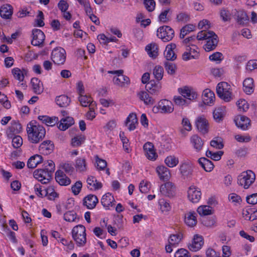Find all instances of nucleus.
I'll list each match as a JSON object with an SVG mask.
<instances>
[{
    "instance_id": "1",
    "label": "nucleus",
    "mask_w": 257,
    "mask_h": 257,
    "mask_svg": "<svg viewBox=\"0 0 257 257\" xmlns=\"http://www.w3.org/2000/svg\"><path fill=\"white\" fill-rule=\"evenodd\" d=\"M28 140L32 143L37 144L42 141L46 135L45 128L37 123L30 122L27 126Z\"/></svg>"
},
{
    "instance_id": "2",
    "label": "nucleus",
    "mask_w": 257,
    "mask_h": 257,
    "mask_svg": "<svg viewBox=\"0 0 257 257\" xmlns=\"http://www.w3.org/2000/svg\"><path fill=\"white\" fill-rule=\"evenodd\" d=\"M72 236L78 247L84 246L87 242L86 229L84 226L79 224L74 226L71 231Z\"/></svg>"
},
{
    "instance_id": "3",
    "label": "nucleus",
    "mask_w": 257,
    "mask_h": 257,
    "mask_svg": "<svg viewBox=\"0 0 257 257\" xmlns=\"http://www.w3.org/2000/svg\"><path fill=\"white\" fill-rule=\"evenodd\" d=\"M255 174L250 170L243 172L238 176V184L244 189H248L254 182Z\"/></svg>"
},
{
    "instance_id": "4",
    "label": "nucleus",
    "mask_w": 257,
    "mask_h": 257,
    "mask_svg": "<svg viewBox=\"0 0 257 257\" xmlns=\"http://www.w3.org/2000/svg\"><path fill=\"white\" fill-rule=\"evenodd\" d=\"M230 86L226 82H221L216 86L217 95L226 102H229L232 99Z\"/></svg>"
},
{
    "instance_id": "5",
    "label": "nucleus",
    "mask_w": 257,
    "mask_h": 257,
    "mask_svg": "<svg viewBox=\"0 0 257 257\" xmlns=\"http://www.w3.org/2000/svg\"><path fill=\"white\" fill-rule=\"evenodd\" d=\"M157 35L163 42H169L174 37V31L168 26L159 27L157 32Z\"/></svg>"
},
{
    "instance_id": "6",
    "label": "nucleus",
    "mask_w": 257,
    "mask_h": 257,
    "mask_svg": "<svg viewBox=\"0 0 257 257\" xmlns=\"http://www.w3.org/2000/svg\"><path fill=\"white\" fill-rule=\"evenodd\" d=\"M51 59L57 65H62L66 60V51L61 47H57L51 53Z\"/></svg>"
},
{
    "instance_id": "7",
    "label": "nucleus",
    "mask_w": 257,
    "mask_h": 257,
    "mask_svg": "<svg viewBox=\"0 0 257 257\" xmlns=\"http://www.w3.org/2000/svg\"><path fill=\"white\" fill-rule=\"evenodd\" d=\"M108 73L116 75L113 78V82L116 85L122 87L124 86L125 84H128L130 82L129 78L123 75V71L122 70L108 71Z\"/></svg>"
},
{
    "instance_id": "8",
    "label": "nucleus",
    "mask_w": 257,
    "mask_h": 257,
    "mask_svg": "<svg viewBox=\"0 0 257 257\" xmlns=\"http://www.w3.org/2000/svg\"><path fill=\"white\" fill-rule=\"evenodd\" d=\"M199 56L198 48L195 45L186 46V51L182 54V59L187 61L191 59H196Z\"/></svg>"
},
{
    "instance_id": "9",
    "label": "nucleus",
    "mask_w": 257,
    "mask_h": 257,
    "mask_svg": "<svg viewBox=\"0 0 257 257\" xmlns=\"http://www.w3.org/2000/svg\"><path fill=\"white\" fill-rule=\"evenodd\" d=\"M231 15L236 20L238 24L244 26L247 23L249 18L246 13L242 10L233 9Z\"/></svg>"
},
{
    "instance_id": "10",
    "label": "nucleus",
    "mask_w": 257,
    "mask_h": 257,
    "mask_svg": "<svg viewBox=\"0 0 257 257\" xmlns=\"http://www.w3.org/2000/svg\"><path fill=\"white\" fill-rule=\"evenodd\" d=\"M34 177L42 184L48 183L52 177L48 171L44 168L36 170L34 172Z\"/></svg>"
},
{
    "instance_id": "11",
    "label": "nucleus",
    "mask_w": 257,
    "mask_h": 257,
    "mask_svg": "<svg viewBox=\"0 0 257 257\" xmlns=\"http://www.w3.org/2000/svg\"><path fill=\"white\" fill-rule=\"evenodd\" d=\"M195 125L198 131L202 134H206L208 132L209 124L208 120L202 115L196 118Z\"/></svg>"
},
{
    "instance_id": "12",
    "label": "nucleus",
    "mask_w": 257,
    "mask_h": 257,
    "mask_svg": "<svg viewBox=\"0 0 257 257\" xmlns=\"http://www.w3.org/2000/svg\"><path fill=\"white\" fill-rule=\"evenodd\" d=\"M33 39L31 44L35 46H40L43 45L45 40L44 33L40 30L34 29L32 31Z\"/></svg>"
},
{
    "instance_id": "13",
    "label": "nucleus",
    "mask_w": 257,
    "mask_h": 257,
    "mask_svg": "<svg viewBox=\"0 0 257 257\" xmlns=\"http://www.w3.org/2000/svg\"><path fill=\"white\" fill-rule=\"evenodd\" d=\"M178 90L179 93L183 96L184 98H186V100L190 101V102L191 101L197 98V93L187 86H185L183 88H179Z\"/></svg>"
},
{
    "instance_id": "14",
    "label": "nucleus",
    "mask_w": 257,
    "mask_h": 257,
    "mask_svg": "<svg viewBox=\"0 0 257 257\" xmlns=\"http://www.w3.org/2000/svg\"><path fill=\"white\" fill-rule=\"evenodd\" d=\"M190 144L196 152H200L203 149L204 141L197 135H193L190 138Z\"/></svg>"
},
{
    "instance_id": "15",
    "label": "nucleus",
    "mask_w": 257,
    "mask_h": 257,
    "mask_svg": "<svg viewBox=\"0 0 257 257\" xmlns=\"http://www.w3.org/2000/svg\"><path fill=\"white\" fill-rule=\"evenodd\" d=\"M200 190L195 186H191L188 190V198L193 203H197L201 198Z\"/></svg>"
},
{
    "instance_id": "16",
    "label": "nucleus",
    "mask_w": 257,
    "mask_h": 257,
    "mask_svg": "<svg viewBox=\"0 0 257 257\" xmlns=\"http://www.w3.org/2000/svg\"><path fill=\"white\" fill-rule=\"evenodd\" d=\"M144 151L145 156L150 160H155L158 157L157 153L154 150L153 144L150 142H147L144 145Z\"/></svg>"
},
{
    "instance_id": "17",
    "label": "nucleus",
    "mask_w": 257,
    "mask_h": 257,
    "mask_svg": "<svg viewBox=\"0 0 257 257\" xmlns=\"http://www.w3.org/2000/svg\"><path fill=\"white\" fill-rule=\"evenodd\" d=\"M161 88V84L159 81L156 82L152 80L148 82L146 85V90L153 95H158Z\"/></svg>"
},
{
    "instance_id": "18",
    "label": "nucleus",
    "mask_w": 257,
    "mask_h": 257,
    "mask_svg": "<svg viewBox=\"0 0 257 257\" xmlns=\"http://www.w3.org/2000/svg\"><path fill=\"white\" fill-rule=\"evenodd\" d=\"M179 170L184 179H191L193 173V168L191 164L186 162L181 164Z\"/></svg>"
},
{
    "instance_id": "19",
    "label": "nucleus",
    "mask_w": 257,
    "mask_h": 257,
    "mask_svg": "<svg viewBox=\"0 0 257 257\" xmlns=\"http://www.w3.org/2000/svg\"><path fill=\"white\" fill-rule=\"evenodd\" d=\"M234 121L236 126L242 130H247L250 125V119L244 115L238 116Z\"/></svg>"
},
{
    "instance_id": "20",
    "label": "nucleus",
    "mask_w": 257,
    "mask_h": 257,
    "mask_svg": "<svg viewBox=\"0 0 257 257\" xmlns=\"http://www.w3.org/2000/svg\"><path fill=\"white\" fill-rule=\"evenodd\" d=\"M176 48V45L174 43L168 44L164 52V56L167 61H174L177 58V55L174 50Z\"/></svg>"
},
{
    "instance_id": "21",
    "label": "nucleus",
    "mask_w": 257,
    "mask_h": 257,
    "mask_svg": "<svg viewBox=\"0 0 257 257\" xmlns=\"http://www.w3.org/2000/svg\"><path fill=\"white\" fill-rule=\"evenodd\" d=\"M158 108L162 113H171L174 109L173 103L167 99L161 100L159 103Z\"/></svg>"
},
{
    "instance_id": "22",
    "label": "nucleus",
    "mask_w": 257,
    "mask_h": 257,
    "mask_svg": "<svg viewBox=\"0 0 257 257\" xmlns=\"http://www.w3.org/2000/svg\"><path fill=\"white\" fill-rule=\"evenodd\" d=\"M175 190L174 185L170 182H166L160 187V192L165 196L171 197L173 196Z\"/></svg>"
},
{
    "instance_id": "23",
    "label": "nucleus",
    "mask_w": 257,
    "mask_h": 257,
    "mask_svg": "<svg viewBox=\"0 0 257 257\" xmlns=\"http://www.w3.org/2000/svg\"><path fill=\"white\" fill-rule=\"evenodd\" d=\"M54 146L51 141H45L42 143L39 146V151L41 154L47 155L53 151Z\"/></svg>"
},
{
    "instance_id": "24",
    "label": "nucleus",
    "mask_w": 257,
    "mask_h": 257,
    "mask_svg": "<svg viewBox=\"0 0 257 257\" xmlns=\"http://www.w3.org/2000/svg\"><path fill=\"white\" fill-rule=\"evenodd\" d=\"M55 179L60 185L67 186L71 183V180L62 170H58L55 173Z\"/></svg>"
},
{
    "instance_id": "25",
    "label": "nucleus",
    "mask_w": 257,
    "mask_h": 257,
    "mask_svg": "<svg viewBox=\"0 0 257 257\" xmlns=\"http://www.w3.org/2000/svg\"><path fill=\"white\" fill-rule=\"evenodd\" d=\"M98 202V199L96 195L89 194L83 199V204L85 205L88 209H93Z\"/></svg>"
},
{
    "instance_id": "26",
    "label": "nucleus",
    "mask_w": 257,
    "mask_h": 257,
    "mask_svg": "<svg viewBox=\"0 0 257 257\" xmlns=\"http://www.w3.org/2000/svg\"><path fill=\"white\" fill-rule=\"evenodd\" d=\"M115 200L111 194L107 193L102 196L101 199V203L106 209H109L110 207L114 205Z\"/></svg>"
},
{
    "instance_id": "27",
    "label": "nucleus",
    "mask_w": 257,
    "mask_h": 257,
    "mask_svg": "<svg viewBox=\"0 0 257 257\" xmlns=\"http://www.w3.org/2000/svg\"><path fill=\"white\" fill-rule=\"evenodd\" d=\"M203 243L202 237L198 235H195L192 243L188 246V248L190 250L195 252L201 248Z\"/></svg>"
},
{
    "instance_id": "28",
    "label": "nucleus",
    "mask_w": 257,
    "mask_h": 257,
    "mask_svg": "<svg viewBox=\"0 0 257 257\" xmlns=\"http://www.w3.org/2000/svg\"><path fill=\"white\" fill-rule=\"evenodd\" d=\"M218 42V37L214 33V35L210 38L207 39L206 44L204 48L206 51L209 52L215 49Z\"/></svg>"
},
{
    "instance_id": "29",
    "label": "nucleus",
    "mask_w": 257,
    "mask_h": 257,
    "mask_svg": "<svg viewBox=\"0 0 257 257\" xmlns=\"http://www.w3.org/2000/svg\"><path fill=\"white\" fill-rule=\"evenodd\" d=\"M125 123L130 131H134L138 124V119L136 113H131L127 117Z\"/></svg>"
},
{
    "instance_id": "30",
    "label": "nucleus",
    "mask_w": 257,
    "mask_h": 257,
    "mask_svg": "<svg viewBox=\"0 0 257 257\" xmlns=\"http://www.w3.org/2000/svg\"><path fill=\"white\" fill-rule=\"evenodd\" d=\"M87 188L91 191H95L102 188V183L97 181L95 177L89 176L87 179Z\"/></svg>"
},
{
    "instance_id": "31",
    "label": "nucleus",
    "mask_w": 257,
    "mask_h": 257,
    "mask_svg": "<svg viewBox=\"0 0 257 257\" xmlns=\"http://www.w3.org/2000/svg\"><path fill=\"white\" fill-rule=\"evenodd\" d=\"M13 13V8L9 4L3 5L0 8V16L5 19H9L11 18Z\"/></svg>"
},
{
    "instance_id": "32",
    "label": "nucleus",
    "mask_w": 257,
    "mask_h": 257,
    "mask_svg": "<svg viewBox=\"0 0 257 257\" xmlns=\"http://www.w3.org/2000/svg\"><path fill=\"white\" fill-rule=\"evenodd\" d=\"M215 99V95L213 91L209 89L203 91L202 101L205 104L210 105L213 103Z\"/></svg>"
},
{
    "instance_id": "33",
    "label": "nucleus",
    "mask_w": 257,
    "mask_h": 257,
    "mask_svg": "<svg viewBox=\"0 0 257 257\" xmlns=\"http://www.w3.org/2000/svg\"><path fill=\"white\" fill-rule=\"evenodd\" d=\"M74 123V119L70 116L63 117L60 120L58 128L61 131H65Z\"/></svg>"
},
{
    "instance_id": "34",
    "label": "nucleus",
    "mask_w": 257,
    "mask_h": 257,
    "mask_svg": "<svg viewBox=\"0 0 257 257\" xmlns=\"http://www.w3.org/2000/svg\"><path fill=\"white\" fill-rule=\"evenodd\" d=\"M156 171L161 180H168L170 176L169 169L164 166H160L156 168Z\"/></svg>"
},
{
    "instance_id": "35",
    "label": "nucleus",
    "mask_w": 257,
    "mask_h": 257,
    "mask_svg": "<svg viewBox=\"0 0 257 257\" xmlns=\"http://www.w3.org/2000/svg\"><path fill=\"white\" fill-rule=\"evenodd\" d=\"M197 214L194 211H190L185 214L184 221L189 226H194L197 223Z\"/></svg>"
},
{
    "instance_id": "36",
    "label": "nucleus",
    "mask_w": 257,
    "mask_h": 257,
    "mask_svg": "<svg viewBox=\"0 0 257 257\" xmlns=\"http://www.w3.org/2000/svg\"><path fill=\"white\" fill-rule=\"evenodd\" d=\"M198 161L200 166L206 172H211L214 167L213 163L210 160L206 158H200Z\"/></svg>"
},
{
    "instance_id": "37",
    "label": "nucleus",
    "mask_w": 257,
    "mask_h": 257,
    "mask_svg": "<svg viewBox=\"0 0 257 257\" xmlns=\"http://www.w3.org/2000/svg\"><path fill=\"white\" fill-rule=\"evenodd\" d=\"M243 87L245 93L251 94L254 91L253 79L251 78H246L243 82Z\"/></svg>"
},
{
    "instance_id": "38",
    "label": "nucleus",
    "mask_w": 257,
    "mask_h": 257,
    "mask_svg": "<svg viewBox=\"0 0 257 257\" xmlns=\"http://www.w3.org/2000/svg\"><path fill=\"white\" fill-rule=\"evenodd\" d=\"M31 83L34 93L37 94H40L42 93L43 91V84L39 79L33 78L31 79Z\"/></svg>"
},
{
    "instance_id": "39",
    "label": "nucleus",
    "mask_w": 257,
    "mask_h": 257,
    "mask_svg": "<svg viewBox=\"0 0 257 257\" xmlns=\"http://www.w3.org/2000/svg\"><path fill=\"white\" fill-rule=\"evenodd\" d=\"M22 130L21 124L18 121L13 120L11 126H9L7 133L8 135H15L19 134Z\"/></svg>"
},
{
    "instance_id": "40",
    "label": "nucleus",
    "mask_w": 257,
    "mask_h": 257,
    "mask_svg": "<svg viewBox=\"0 0 257 257\" xmlns=\"http://www.w3.org/2000/svg\"><path fill=\"white\" fill-rule=\"evenodd\" d=\"M55 101L60 107H65L69 105L71 99L67 95H61L56 97Z\"/></svg>"
},
{
    "instance_id": "41",
    "label": "nucleus",
    "mask_w": 257,
    "mask_h": 257,
    "mask_svg": "<svg viewBox=\"0 0 257 257\" xmlns=\"http://www.w3.org/2000/svg\"><path fill=\"white\" fill-rule=\"evenodd\" d=\"M42 162V157L39 155H36L31 157L28 160L27 166L29 168L33 169Z\"/></svg>"
},
{
    "instance_id": "42",
    "label": "nucleus",
    "mask_w": 257,
    "mask_h": 257,
    "mask_svg": "<svg viewBox=\"0 0 257 257\" xmlns=\"http://www.w3.org/2000/svg\"><path fill=\"white\" fill-rule=\"evenodd\" d=\"M147 51L150 57L156 58L158 55V46L155 43H151L146 47Z\"/></svg>"
},
{
    "instance_id": "43",
    "label": "nucleus",
    "mask_w": 257,
    "mask_h": 257,
    "mask_svg": "<svg viewBox=\"0 0 257 257\" xmlns=\"http://www.w3.org/2000/svg\"><path fill=\"white\" fill-rule=\"evenodd\" d=\"M138 96L147 105H153L155 102L154 99L146 91H141L138 93Z\"/></svg>"
},
{
    "instance_id": "44",
    "label": "nucleus",
    "mask_w": 257,
    "mask_h": 257,
    "mask_svg": "<svg viewBox=\"0 0 257 257\" xmlns=\"http://www.w3.org/2000/svg\"><path fill=\"white\" fill-rule=\"evenodd\" d=\"M79 101L83 107L93 106L95 105V102L92 100V98L86 95H79Z\"/></svg>"
},
{
    "instance_id": "45",
    "label": "nucleus",
    "mask_w": 257,
    "mask_h": 257,
    "mask_svg": "<svg viewBox=\"0 0 257 257\" xmlns=\"http://www.w3.org/2000/svg\"><path fill=\"white\" fill-rule=\"evenodd\" d=\"M225 114L224 107H217L213 112V118L216 122H220L223 119Z\"/></svg>"
},
{
    "instance_id": "46",
    "label": "nucleus",
    "mask_w": 257,
    "mask_h": 257,
    "mask_svg": "<svg viewBox=\"0 0 257 257\" xmlns=\"http://www.w3.org/2000/svg\"><path fill=\"white\" fill-rule=\"evenodd\" d=\"M182 238L183 234L181 233L176 234H171L169 237L168 242L169 243L174 246V247H176L179 243Z\"/></svg>"
},
{
    "instance_id": "47",
    "label": "nucleus",
    "mask_w": 257,
    "mask_h": 257,
    "mask_svg": "<svg viewBox=\"0 0 257 257\" xmlns=\"http://www.w3.org/2000/svg\"><path fill=\"white\" fill-rule=\"evenodd\" d=\"M172 12L170 8L163 10L159 16V20L163 23H167L170 20V17Z\"/></svg>"
},
{
    "instance_id": "48",
    "label": "nucleus",
    "mask_w": 257,
    "mask_h": 257,
    "mask_svg": "<svg viewBox=\"0 0 257 257\" xmlns=\"http://www.w3.org/2000/svg\"><path fill=\"white\" fill-rule=\"evenodd\" d=\"M75 167L77 171L84 172L86 170V163L84 158H78L75 161Z\"/></svg>"
},
{
    "instance_id": "49",
    "label": "nucleus",
    "mask_w": 257,
    "mask_h": 257,
    "mask_svg": "<svg viewBox=\"0 0 257 257\" xmlns=\"http://www.w3.org/2000/svg\"><path fill=\"white\" fill-rule=\"evenodd\" d=\"M222 151H218L216 152H213L211 151L208 150L206 152V156L207 157L210 158L214 161H219L222 155H223Z\"/></svg>"
},
{
    "instance_id": "50",
    "label": "nucleus",
    "mask_w": 257,
    "mask_h": 257,
    "mask_svg": "<svg viewBox=\"0 0 257 257\" xmlns=\"http://www.w3.org/2000/svg\"><path fill=\"white\" fill-rule=\"evenodd\" d=\"M26 70L23 69V71L18 68H15L12 70V74L15 79L23 81L24 78V74L26 73Z\"/></svg>"
},
{
    "instance_id": "51",
    "label": "nucleus",
    "mask_w": 257,
    "mask_h": 257,
    "mask_svg": "<svg viewBox=\"0 0 257 257\" xmlns=\"http://www.w3.org/2000/svg\"><path fill=\"white\" fill-rule=\"evenodd\" d=\"M166 164L170 168L175 167L179 163V159L174 156H169L165 160Z\"/></svg>"
},
{
    "instance_id": "52",
    "label": "nucleus",
    "mask_w": 257,
    "mask_h": 257,
    "mask_svg": "<svg viewBox=\"0 0 257 257\" xmlns=\"http://www.w3.org/2000/svg\"><path fill=\"white\" fill-rule=\"evenodd\" d=\"M212 35H214L213 31L203 30L198 33L196 38L198 40H207L208 38H210Z\"/></svg>"
},
{
    "instance_id": "53",
    "label": "nucleus",
    "mask_w": 257,
    "mask_h": 257,
    "mask_svg": "<svg viewBox=\"0 0 257 257\" xmlns=\"http://www.w3.org/2000/svg\"><path fill=\"white\" fill-rule=\"evenodd\" d=\"M195 26L193 25L189 24L183 27L181 30L180 34V37L181 39H183L186 35L191 32L194 31Z\"/></svg>"
},
{
    "instance_id": "54",
    "label": "nucleus",
    "mask_w": 257,
    "mask_h": 257,
    "mask_svg": "<svg viewBox=\"0 0 257 257\" xmlns=\"http://www.w3.org/2000/svg\"><path fill=\"white\" fill-rule=\"evenodd\" d=\"M163 73L164 69L162 66L159 65L155 66L153 70V74L158 81H159L162 79Z\"/></svg>"
},
{
    "instance_id": "55",
    "label": "nucleus",
    "mask_w": 257,
    "mask_h": 257,
    "mask_svg": "<svg viewBox=\"0 0 257 257\" xmlns=\"http://www.w3.org/2000/svg\"><path fill=\"white\" fill-rule=\"evenodd\" d=\"M159 204L160 207V209L163 212H168L171 209V206L168 201L164 199H160Z\"/></svg>"
},
{
    "instance_id": "56",
    "label": "nucleus",
    "mask_w": 257,
    "mask_h": 257,
    "mask_svg": "<svg viewBox=\"0 0 257 257\" xmlns=\"http://www.w3.org/2000/svg\"><path fill=\"white\" fill-rule=\"evenodd\" d=\"M85 139L84 136L82 135L77 136L72 139V146L74 147L80 146L84 142Z\"/></svg>"
},
{
    "instance_id": "57",
    "label": "nucleus",
    "mask_w": 257,
    "mask_h": 257,
    "mask_svg": "<svg viewBox=\"0 0 257 257\" xmlns=\"http://www.w3.org/2000/svg\"><path fill=\"white\" fill-rule=\"evenodd\" d=\"M197 212L201 216L208 215L212 214L210 207L207 205L199 206L197 209Z\"/></svg>"
},
{
    "instance_id": "58",
    "label": "nucleus",
    "mask_w": 257,
    "mask_h": 257,
    "mask_svg": "<svg viewBox=\"0 0 257 257\" xmlns=\"http://www.w3.org/2000/svg\"><path fill=\"white\" fill-rule=\"evenodd\" d=\"M165 67L167 73L170 75H174L176 73V66L175 64L168 61L164 63Z\"/></svg>"
},
{
    "instance_id": "59",
    "label": "nucleus",
    "mask_w": 257,
    "mask_h": 257,
    "mask_svg": "<svg viewBox=\"0 0 257 257\" xmlns=\"http://www.w3.org/2000/svg\"><path fill=\"white\" fill-rule=\"evenodd\" d=\"M63 218L67 221H75L77 219V214L74 211H69L64 214Z\"/></svg>"
},
{
    "instance_id": "60",
    "label": "nucleus",
    "mask_w": 257,
    "mask_h": 257,
    "mask_svg": "<svg viewBox=\"0 0 257 257\" xmlns=\"http://www.w3.org/2000/svg\"><path fill=\"white\" fill-rule=\"evenodd\" d=\"M247 214H245V219L253 221L257 219V209L250 208L246 211Z\"/></svg>"
},
{
    "instance_id": "61",
    "label": "nucleus",
    "mask_w": 257,
    "mask_h": 257,
    "mask_svg": "<svg viewBox=\"0 0 257 257\" xmlns=\"http://www.w3.org/2000/svg\"><path fill=\"white\" fill-rule=\"evenodd\" d=\"M177 21L179 22L187 23L190 20V15L186 12H180L176 16Z\"/></svg>"
},
{
    "instance_id": "62",
    "label": "nucleus",
    "mask_w": 257,
    "mask_h": 257,
    "mask_svg": "<svg viewBox=\"0 0 257 257\" xmlns=\"http://www.w3.org/2000/svg\"><path fill=\"white\" fill-rule=\"evenodd\" d=\"M143 4L148 12H152L154 11L156 7V3L154 0H144Z\"/></svg>"
},
{
    "instance_id": "63",
    "label": "nucleus",
    "mask_w": 257,
    "mask_h": 257,
    "mask_svg": "<svg viewBox=\"0 0 257 257\" xmlns=\"http://www.w3.org/2000/svg\"><path fill=\"white\" fill-rule=\"evenodd\" d=\"M45 196H47L49 200H54L58 196V194L54 191L52 187L44 189Z\"/></svg>"
},
{
    "instance_id": "64",
    "label": "nucleus",
    "mask_w": 257,
    "mask_h": 257,
    "mask_svg": "<svg viewBox=\"0 0 257 257\" xmlns=\"http://www.w3.org/2000/svg\"><path fill=\"white\" fill-rule=\"evenodd\" d=\"M174 257H191V254L187 250L180 248L176 251Z\"/></svg>"
}]
</instances>
